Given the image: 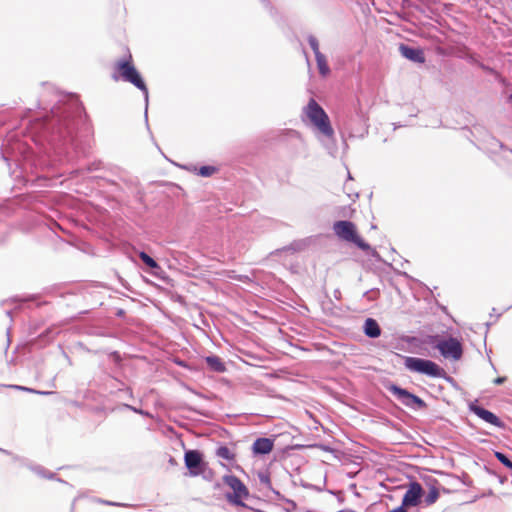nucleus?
I'll use <instances>...</instances> for the list:
<instances>
[{
    "label": "nucleus",
    "instance_id": "nucleus-14",
    "mask_svg": "<svg viewBox=\"0 0 512 512\" xmlns=\"http://www.w3.org/2000/svg\"><path fill=\"white\" fill-rule=\"evenodd\" d=\"M205 361L212 371L222 373L226 370L224 362L218 356H208L205 358Z\"/></svg>",
    "mask_w": 512,
    "mask_h": 512
},
{
    "label": "nucleus",
    "instance_id": "nucleus-22",
    "mask_svg": "<svg viewBox=\"0 0 512 512\" xmlns=\"http://www.w3.org/2000/svg\"><path fill=\"white\" fill-rule=\"evenodd\" d=\"M11 387H12V388H15V389H18V390L27 391V392H30V393L50 394V392H39V391H36V390H34V389L27 388V387H23V386H18V385H13V386H11Z\"/></svg>",
    "mask_w": 512,
    "mask_h": 512
},
{
    "label": "nucleus",
    "instance_id": "nucleus-1",
    "mask_svg": "<svg viewBox=\"0 0 512 512\" xmlns=\"http://www.w3.org/2000/svg\"><path fill=\"white\" fill-rule=\"evenodd\" d=\"M113 70L112 78L115 81L122 79L123 81L133 84L146 95L148 94L147 86L135 67L133 56L129 48L126 47L123 57L114 62Z\"/></svg>",
    "mask_w": 512,
    "mask_h": 512
},
{
    "label": "nucleus",
    "instance_id": "nucleus-9",
    "mask_svg": "<svg viewBox=\"0 0 512 512\" xmlns=\"http://www.w3.org/2000/svg\"><path fill=\"white\" fill-rule=\"evenodd\" d=\"M393 390H394L395 395H397L398 398L401 399L405 405L410 406L412 404H416L419 407L425 406L424 401L421 398H419L418 396L413 395L410 392H408L402 388H398V387H394Z\"/></svg>",
    "mask_w": 512,
    "mask_h": 512
},
{
    "label": "nucleus",
    "instance_id": "nucleus-3",
    "mask_svg": "<svg viewBox=\"0 0 512 512\" xmlns=\"http://www.w3.org/2000/svg\"><path fill=\"white\" fill-rule=\"evenodd\" d=\"M306 115L323 135L327 137H332L334 135V130L331 126L328 115L314 99H310L308 102Z\"/></svg>",
    "mask_w": 512,
    "mask_h": 512
},
{
    "label": "nucleus",
    "instance_id": "nucleus-17",
    "mask_svg": "<svg viewBox=\"0 0 512 512\" xmlns=\"http://www.w3.org/2000/svg\"><path fill=\"white\" fill-rule=\"evenodd\" d=\"M440 496L439 489L436 486H431L427 495L425 496V504L430 506L434 504Z\"/></svg>",
    "mask_w": 512,
    "mask_h": 512
},
{
    "label": "nucleus",
    "instance_id": "nucleus-10",
    "mask_svg": "<svg viewBox=\"0 0 512 512\" xmlns=\"http://www.w3.org/2000/svg\"><path fill=\"white\" fill-rule=\"evenodd\" d=\"M473 411L479 418H481L485 422H487L491 425H494L496 427H500V428L504 427L503 422L491 411L484 409L482 407H478V406L474 407Z\"/></svg>",
    "mask_w": 512,
    "mask_h": 512
},
{
    "label": "nucleus",
    "instance_id": "nucleus-19",
    "mask_svg": "<svg viewBox=\"0 0 512 512\" xmlns=\"http://www.w3.org/2000/svg\"><path fill=\"white\" fill-rule=\"evenodd\" d=\"M217 172V168L214 166H202L198 169L197 174L202 177H210Z\"/></svg>",
    "mask_w": 512,
    "mask_h": 512
},
{
    "label": "nucleus",
    "instance_id": "nucleus-23",
    "mask_svg": "<svg viewBox=\"0 0 512 512\" xmlns=\"http://www.w3.org/2000/svg\"><path fill=\"white\" fill-rule=\"evenodd\" d=\"M505 378L498 377L494 380L495 384H502L504 382Z\"/></svg>",
    "mask_w": 512,
    "mask_h": 512
},
{
    "label": "nucleus",
    "instance_id": "nucleus-2",
    "mask_svg": "<svg viewBox=\"0 0 512 512\" xmlns=\"http://www.w3.org/2000/svg\"><path fill=\"white\" fill-rule=\"evenodd\" d=\"M428 343L434 345L445 359L459 361L462 358L463 346L457 338L432 336Z\"/></svg>",
    "mask_w": 512,
    "mask_h": 512
},
{
    "label": "nucleus",
    "instance_id": "nucleus-12",
    "mask_svg": "<svg viewBox=\"0 0 512 512\" xmlns=\"http://www.w3.org/2000/svg\"><path fill=\"white\" fill-rule=\"evenodd\" d=\"M400 52L405 58H407L411 61L418 62V63H424V61H425V56L421 49H415V48L408 47L406 45H401Z\"/></svg>",
    "mask_w": 512,
    "mask_h": 512
},
{
    "label": "nucleus",
    "instance_id": "nucleus-15",
    "mask_svg": "<svg viewBox=\"0 0 512 512\" xmlns=\"http://www.w3.org/2000/svg\"><path fill=\"white\" fill-rule=\"evenodd\" d=\"M315 58H316V63H317L319 73L323 77L328 76L330 73V68L328 66L326 57L323 54H319V55L315 56Z\"/></svg>",
    "mask_w": 512,
    "mask_h": 512
},
{
    "label": "nucleus",
    "instance_id": "nucleus-5",
    "mask_svg": "<svg viewBox=\"0 0 512 512\" xmlns=\"http://www.w3.org/2000/svg\"><path fill=\"white\" fill-rule=\"evenodd\" d=\"M405 367L413 372L428 375L434 378H441L445 375V371L438 364L431 360L417 357H406Z\"/></svg>",
    "mask_w": 512,
    "mask_h": 512
},
{
    "label": "nucleus",
    "instance_id": "nucleus-4",
    "mask_svg": "<svg viewBox=\"0 0 512 512\" xmlns=\"http://www.w3.org/2000/svg\"><path fill=\"white\" fill-rule=\"evenodd\" d=\"M335 234L342 240L354 243L358 248L367 251L370 245L357 233L356 225L350 221H337L333 225Z\"/></svg>",
    "mask_w": 512,
    "mask_h": 512
},
{
    "label": "nucleus",
    "instance_id": "nucleus-20",
    "mask_svg": "<svg viewBox=\"0 0 512 512\" xmlns=\"http://www.w3.org/2000/svg\"><path fill=\"white\" fill-rule=\"evenodd\" d=\"M495 457L498 461H500L504 466L509 469H512V462L508 459L506 455L501 452H495Z\"/></svg>",
    "mask_w": 512,
    "mask_h": 512
},
{
    "label": "nucleus",
    "instance_id": "nucleus-18",
    "mask_svg": "<svg viewBox=\"0 0 512 512\" xmlns=\"http://www.w3.org/2000/svg\"><path fill=\"white\" fill-rule=\"evenodd\" d=\"M139 257L148 267L152 269L159 268L158 263L153 258H151L147 253L140 252Z\"/></svg>",
    "mask_w": 512,
    "mask_h": 512
},
{
    "label": "nucleus",
    "instance_id": "nucleus-7",
    "mask_svg": "<svg viewBox=\"0 0 512 512\" xmlns=\"http://www.w3.org/2000/svg\"><path fill=\"white\" fill-rule=\"evenodd\" d=\"M184 462L192 477L202 475L207 468V463L204 462L203 455L198 450H187L184 454Z\"/></svg>",
    "mask_w": 512,
    "mask_h": 512
},
{
    "label": "nucleus",
    "instance_id": "nucleus-11",
    "mask_svg": "<svg viewBox=\"0 0 512 512\" xmlns=\"http://www.w3.org/2000/svg\"><path fill=\"white\" fill-rule=\"evenodd\" d=\"M274 442L269 438H258L252 445V451L254 454L265 455L273 450Z\"/></svg>",
    "mask_w": 512,
    "mask_h": 512
},
{
    "label": "nucleus",
    "instance_id": "nucleus-21",
    "mask_svg": "<svg viewBox=\"0 0 512 512\" xmlns=\"http://www.w3.org/2000/svg\"><path fill=\"white\" fill-rule=\"evenodd\" d=\"M308 42H309V45L310 47L312 48L315 56L319 55V54H322L319 50V43H318V40L314 37V36H310L308 38Z\"/></svg>",
    "mask_w": 512,
    "mask_h": 512
},
{
    "label": "nucleus",
    "instance_id": "nucleus-6",
    "mask_svg": "<svg viewBox=\"0 0 512 512\" xmlns=\"http://www.w3.org/2000/svg\"><path fill=\"white\" fill-rule=\"evenodd\" d=\"M223 481L233 491L226 494L228 502L236 506H244V500L249 497V491L245 484L234 475L224 476Z\"/></svg>",
    "mask_w": 512,
    "mask_h": 512
},
{
    "label": "nucleus",
    "instance_id": "nucleus-13",
    "mask_svg": "<svg viewBox=\"0 0 512 512\" xmlns=\"http://www.w3.org/2000/svg\"><path fill=\"white\" fill-rule=\"evenodd\" d=\"M364 332L368 337L376 338L381 334V329L376 320L368 318L364 324Z\"/></svg>",
    "mask_w": 512,
    "mask_h": 512
},
{
    "label": "nucleus",
    "instance_id": "nucleus-16",
    "mask_svg": "<svg viewBox=\"0 0 512 512\" xmlns=\"http://www.w3.org/2000/svg\"><path fill=\"white\" fill-rule=\"evenodd\" d=\"M216 455L222 459H226L228 461H234L236 458V454L227 446H220L216 450Z\"/></svg>",
    "mask_w": 512,
    "mask_h": 512
},
{
    "label": "nucleus",
    "instance_id": "nucleus-8",
    "mask_svg": "<svg viewBox=\"0 0 512 512\" xmlns=\"http://www.w3.org/2000/svg\"><path fill=\"white\" fill-rule=\"evenodd\" d=\"M423 495L422 486L418 482H411L402 498V506L415 507L420 503Z\"/></svg>",
    "mask_w": 512,
    "mask_h": 512
}]
</instances>
